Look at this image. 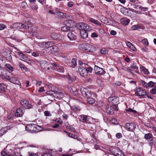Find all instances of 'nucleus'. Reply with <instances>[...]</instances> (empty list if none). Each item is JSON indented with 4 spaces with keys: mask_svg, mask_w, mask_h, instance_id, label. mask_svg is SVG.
I'll use <instances>...</instances> for the list:
<instances>
[{
    "mask_svg": "<svg viewBox=\"0 0 156 156\" xmlns=\"http://www.w3.org/2000/svg\"><path fill=\"white\" fill-rule=\"evenodd\" d=\"M79 48L83 50L90 52H93L96 50L95 47L93 45L88 43L80 44Z\"/></svg>",
    "mask_w": 156,
    "mask_h": 156,
    "instance_id": "f257e3e1",
    "label": "nucleus"
},
{
    "mask_svg": "<svg viewBox=\"0 0 156 156\" xmlns=\"http://www.w3.org/2000/svg\"><path fill=\"white\" fill-rule=\"evenodd\" d=\"M57 49L58 47L56 46H53L45 48L43 49L42 51L44 55H49L57 51Z\"/></svg>",
    "mask_w": 156,
    "mask_h": 156,
    "instance_id": "f03ea898",
    "label": "nucleus"
},
{
    "mask_svg": "<svg viewBox=\"0 0 156 156\" xmlns=\"http://www.w3.org/2000/svg\"><path fill=\"white\" fill-rule=\"evenodd\" d=\"M18 28L20 29H26L28 28L29 30H30L31 32H34L33 28H32V25L30 22L25 23L24 24H22L21 23H19L18 25Z\"/></svg>",
    "mask_w": 156,
    "mask_h": 156,
    "instance_id": "7ed1b4c3",
    "label": "nucleus"
},
{
    "mask_svg": "<svg viewBox=\"0 0 156 156\" xmlns=\"http://www.w3.org/2000/svg\"><path fill=\"white\" fill-rule=\"evenodd\" d=\"M80 91L84 97H91L92 96L91 91L86 88L82 87L80 88Z\"/></svg>",
    "mask_w": 156,
    "mask_h": 156,
    "instance_id": "20e7f679",
    "label": "nucleus"
},
{
    "mask_svg": "<svg viewBox=\"0 0 156 156\" xmlns=\"http://www.w3.org/2000/svg\"><path fill=\"white\" fill-rule=\"evenodd\" d=\"M118 110L117 107L115 105H112L110 106H108L106 109V112L110 115H112L114 113V110L117 111Z\"/></svg>",
    "mask_w": 156,
    "mask_h": 156,
    "instance_id": "39448f33",
    "label": "nucleus"
},
{
    "mask_svg": "<svg viewBox=\"0 0 156 156\" xmlns=\"http://www.w3.org/2000/svg\"><path fill=\"white\" fill-rule=\"evenodd\" d=\"M51 69L59 72L63 73L64 71V69L63 67L56 63H54L52 65Z\"/></svg>",
    "mask_w": 156,
    "mask_h": 156,
    "instance_id": "423d86ee",
    "label": "nucleus"
},
{
    "mask_svg": "<svg viewBox=\"0 0 156 156\" xmlns=\"http://www.w3.org/2000/svg\"><path fill=\"white\" fill-rule=\"evenodd\" d=\"M17 55L19 56V58L20 59L25 62L28 63H31V60L23 53L21 52H18L17 53Z\"/></svg>",
    "mask_w": 156,
    "mask_h": 156,
    "instance_id": "0eeeda50",
    "label": "nucleus"
},
{
    "mask_svg": "<svg viewBox=\"0 0 156 156\" xmlns=\"http://www.w3.org/2000/svg\"><path fill=\"white\" fill-rule=\"evenodd\" d=\"M21 105L26 109H30L32 106L30 103H29L28 101L26 100H22L20 101Z\"/></svg>",
    "mask_w": 156,
    "mask_h": 156,
    "instance_id": "6e6552de",
    "label": "nucleus"
},
{
    "mask_svg": "<svg viewBox=\"0 0 156 156\" xmlns=\"http://www.w3.org/2000/svg\"><path fill=\"white\" fill-rule=\"evenodd\" d=\"M78 72L81 76L84 77H85L87 76L86 68H85L83 66H81L79 67Z\"/></svg>",
    "mask_w": 156,
    "mask_h": 156,
    "instance_id": "1a4fd4ad",
    "label": "nucleus"
},
{
    "mask_svg": "<svg viewBox=\"0 0 156 156\" xmlns=\"http://www.w3.org/2000/svg\"><path fill=\"white\" fill-rule=\"evenodd\" d=\"M135 91V94L137 96H143L146 94V91L143 90L141 87L136 88Z\"/></svg>",
    "mask_w": 156,
    "mask_h": 156,
    "instance_id": "9d476101",
    "label": "nucleus"
},
{
    "mask_svg": "<svg viewBox=\"0 0 156 156\" xmlns=\"http://www.w3.org/2000/svg\"><path fill=\"white\" fill-rule=\"evenodd\" d=\"M40 65L43 69L47 70H49L50 67H51L49 66L48 63L45 60H42L40 62Z\"/></svg>",
    "mask_w": 156,
    "mask_h": 156,
    "instance_id": "9b49d317",
    "label": "nucleus"
},
{
    "mask_svg": "<svg viewBox=\"0 0 156 156\" xmlns=\"http://www.w3.org/2000/svg\"><path fill=\"white\" fill-rule=\"evenodd\" d=\"M112 153L115 156H124L120 150L117 147H115L112 151Z\"/></svg>",
    "mask_w": 156,
    "mask_h": 156,
    "instance_id": "f8f14e48",
    "label": "nucleus"
},
{
    "mask_svg": "<svg viewBox=\"0 0 156 156\" xmlns=\"http://www.w3.org/2000/svg\"><path fill=\"white\" fill-rule=\"evenodd\" d=\"M119 98H118L115 97H110L108 98L109 101L112 104V105H115L118 104Z\"/></svg>",
    "mask_w": 156,
    "mask_h": 156,
    "instance_id": "ddd939ff",
    "label": "nucleus"
},
{
    "mask_svg": "<svg viewBox=\"0 0 156 156\" xmlns=\"http://www.w3.org/2000/svg\"><path fill=\"white\" fill-rule=\"evenodd\" d=\"M94 70L95 73L98 74L102 75L105 73L102 68L96 66H95Z\"/></svg>",
    "mask_w": 156,
    "mask_h": 156,
    "instance_id": "4468645a",
    "label": "nucleus"
},
{
    "mask_svg": "<svg viewBox=\"0 0 156 156\" xmlns=\"http://www.w3.org/2000/svg\"><path fill=\"white\" fill-rule=\"evenodd\" d=\"M25 111V110L23 107L20 108L18 109L15 113L16 116L21 117L22 116Z\"/></svg>",
    "mask_w": 156,
    "mask_h": 156,
    "instance_id": "2eb2a0df",
    "label": "nucleus"
},
{
    "mask_svg": "<svg viewBox=\"0 0 156 156\" xmlns=\"http://www.w3.org/2000/svg\"><path fill=\"white\" fill-rule=\"evenodd\" d=\"M125 127L127 130L130 131H132L134 129V124L132 123H126Z\"/></svg>",
    "mask_w": 156,
    "mask_h": 156,
    "instance_id": "dca6fc26",
    "label": "nucleus"
},
{
    "mask_svg": "<svg viewBox=\"0 0 156 156\" xmlns=\"http://www.w3.org/2000/svg\"><path fill=\"white\" fill-rule=\"evenodd\" d=\"M10 82L13 83L18 85L21 84V83L18 80V78L15 76L11 78Z\"/></svg>",
    "mask_w": 156,
    "mask_h": 156,
    "instance_id": "f3484780",
    "label": "nucleus"
},
{
    "mask_svg": "<svg viewBox=\"0 0 156 156\" xmlns=\"http://www.w3.org/2000/svg\"><path fill=\"white\" fill-rule=\"evenodd\" d=\"M67 37L71 41L75 40L76 39V36L74 34L73 31H69L67 34Z\"/></svg>",
    "mask_w": 156,
    "mask_h": 156,
    "instance_id": "a211bd4d",
    "label": "nucleus"
},
{
    "mask_svg": "<svg viewBox=\"0 0 156 156\" xmlns=\"http://www.w3.org/2000/svg\"><path fill=\"white\" fill-rule=\"evenodd\" d=\"M35 126V125L34 124H29L26 126L25 129L27 130L33 132L35 131V129H34Z\"/></svg>",
    "mask_w": 156,
    "mask_h": 156,
    "instance_id": "6ab92c4d",
    "label": "nucleus"
},
{
    "mask_svg": "<svg viewBox=\"0 0 156 156\" xmlns=\"http://www.w3.org/2000/svg\"><path fill=\"white\" fill-rule=\"evenodd\" d=\"M58 88H55V89H53V90L49 91L46 92L47 94L50 96H51L54 97H55L56 90H58Z\"/></svg>",
    "mask_w": 156,
    "mask_h": 156,
    "instance_id": "aec40b11",
    "label": "nucleus"
},
{
    "mask_svg": "<svg viewBox=\"0 0 156 156\" xmlns=\"http://www.w3.org/2000/svg\"><path fill=\"white\" fill-rule=\"evenodd\" d=\"M73 23L71 20H67L65 22V24L66 26L67 27L72 28V30H73Z\"/></svg>",
    "mask_w": 156,
    "mask_h": 156,
    "instance_id": "412c9836",
    "label": "nucleus"
},
{
    "mask_svg": "<svg viewBox=\"0 0 156 156\" xmlns=\"http://www.w3.org/2000/svg\"><path fill=\"white\" fill-rule=\"evenodd\" d=\"M51 37L54 40L57 39H60L61 37L60 34L57 33H53L51 35Z\"/></svg>",
    "mask_w": 156,
    "mask_h": 156,
    "instance_id": "4be33fe9",
    "label": "nucleus"
},
{
    "mask_svg": "<svg viewBox=\"0 0 156 156\" xmlns=\"http://www.w3.org/2000/svg\"><path fill=\"white\" fill-rule=\"evenodd\" d=\"M80 34L81 37L83 38H86L88 37V33L85 30H80Z\"/></svg>",
    "mask_w": 156,
    "mask_h": 156,
    "instance_id": "5701e85b",
    "label": "nucleus"
},
{
    "mask_svg": "<svg viewBox=\"0 0 156 156\" xmlns=\"http://www.w3.org/2000/svg\"><path fill=\"white\" fill-rule=\"evenodd\" d=\"M1 72L2 74H0V75H2V77L3 78L7 80H9L10 82L11 78H10V76H9L6 75L5 71L4 70H2Z\"/></svg>",
    "mask_w": 156,
    "mask_h": 156,
    "instance_id": "b1692460",
    "label": "nucleus"
},
{
    "mask_svg": "<svg viewBox=\"0 0 156 156\" xmlns=\"http://www.w3.org/2000/svg\"><path fill=\"white\" fill-rule=\"evenodd\" d=\"M85 26H86V24L83 23H80L77 25L78 28L80 30H85Z\"/></svg>",
    "mask_w": 156,
    "mask_h": 156,
    "instance_id": "393cba45",
    "label": "nucleus"
},
{
    "mask_svg": "<svg viewBox=\"0 0 156 156\" xmlns=\"http://www.w3.org/2000/svg\"><path fill=\"white\" fill-rule=\"evenodd\" d=\"M55 97L58 98H62L63 96V94L60 91V90L58 89V90H56Z\"/></svg>",
    "mask_w": 156,
    "mask_h": 156,
    "instance_id": "a878e982",
    "label": "nucleus"
},
{
    "mask_svg": "<svg viewBox=\"0 0 156 156\" xmlns=\"http://www.w3.org/2000/svg\"><path fill=\"white\" fill-rule=\"evenodd\" d=\"M89 21L90 22L97 25L98 26H100L101 25V23H100L98 20H95L93 18H90L89 19Z\"/></svg>",
    "mask_w": 156,
    "mask_h": 156,
    "instance_id": "bb28decb",
    "label": "nucleus"
},
{
    "mask_svg": "<svg viewBox=\"0 0 156 156\" xmlns=\"http://www.w3.org/2000/svg\"><path fill=\"white\" fill-rule=\"evenodd\" d=\"M121 23L123 25H127L130 22V20L128 19H122L121 20Z\"/></svg>",
    "mask_w": 156,
    "mask_h": 156,
    "instance_id": "cd10ccee",
    "label": "nucleus"
},
{
    "mask_svg": "<svg viewBox=\"0 0 156 156\" xmlns=\"http://www.w3.org/2000/svg\"><path fill=\"white\" fill-rule=\"evenodd\" d=\"M61 30L62 31H72V28H70L68 27H67L66 25L62 27Z\"/></svg>",
    "mask_w": 156,
    "mask_h": 156,
    "instance_id": "c85d7f7f",
    "label": "nucleus"
},
{
    "mask_svg": "<svg viewBox=\"0 0 156 156\" xmlns=\"http://www.w3.org/2000/svg\"><path fill=\"white\" fill-rule=\"evenodd\" d=\"M78 90L75 87H73L72 88L71 92L74 95L76 96L78 94Z\"/></svg>",
    "mask_w": 156,
    "mask_h": 156,
    "instance_id": "c756f323",
    "label": "nucleus"
},
{
    "mask_svg": "<svg viewBox=\"0 0 156 156\" xmlns=\"http://www.w3.org/2000/svg\"><path fill=\"white\" fill-rule=\"evenodd\" d=\"M68 79L69 80L72 81H75L76 79V77L73 74H68Z\"/></svg>",
    "mask_w": 156,
    "mask_h": 156,
    "instance_id": "7c9ffc66",
    "label": "nucleus"
},
{
    "mask_svg": "<svg viewBox=\"0 0 156 156\" xmlns=\"http://www.w3.org/2000/svg\"><path fill=\"white\" fill-rule=\"evenodd\" d=\"M80 120L82 122H86L88 120L87 117L84 115H80Z\"/></svg>",
    "mask_w": 156,
    "mask_h": 156,
    "instance_id": "2f4dec72",
    "label": "nucleus"
},
{
    "mask_svg": "<svg viewBox=\"0 0 156 156\" xmlns=\"http://www.w3.org/2000/svg\"><path fill=\"white\" fill-rule=\"evenodd\" d=\"M6 87V86L4 84L0 83V90L1 91L5 92Z\"/></svg>",
    "mask_w": 156,
    "mask_h": 156,
    "instance_id": "473e14b6",
    "label": "nucleus"
},
{
    "mask_svg": "<svg viewBox=\"0 0 156 156\" xmlns=\"http://www.w3.org/2000/svg\"><path fill=\"white\" fill-rule=\"evenodd\" d=\"M87 98V101L90 104H93L95 102L94 99L91 98V97H88Z\"/></svg>",
    "mask_w": 156,
    "mask_h": 156,
    "instance_id": "72a5a7b5",
    "label": "nucleus"
},
{
    "mask_svg": "<svg viewBox=\"0 0 156 156\" xmlns=\"http://www.w3.org/2000/svg\"><path fill=\"white\" fill-rule=\"evenodd\" d=\"M5 66L11 71H12L14 70L13 67L10 64H5Z\"/></svg>",
    "mask_w": 156,
    "mask_h": 156,
    "instance_id": "f704fd0d",
    "label": "nucleus"
},
{
    "mask_svg": "<svg viewBox=\"0 0 156 156\" xmlns=\"http://www.w3.org/2000/svg\"><path fill=\"white\" fill-rule=\"evenodd\" d=\"M144 137L146 139L154 138L152 137V135L150 133H148L145 134Z\"/></svg>",
    "mask_w": 156,
    "mask_h": 156,
    "instance_id": "c9c22d12",
    "label": "nucleus"
},
{
    "mask_svg": "<svg viewBox=\"0 0 156 156\" xmlns=\"http://www.w3.org/2000/svg\"><path fill=\"white\" fill-rule=\"evenodd\" d=\"M42 128L41 127H40L38 125H35V126L34 129H35V131H34V132H38L41 131L42 129Z\"/></svg>",
    "mask_w": 156,
    "mask_h": 156,
    "instance_id": "e433bc0d",
    "label": "nucleus"
},
{
    "mask_svg": "<svg viewBox=\"0 0 156 156\" xmlns=\"http://www.w3.org/2000/svg\"><path fill=\"white\" fill-rule=\"evenodd\" d=\"M140 69L142 71H143L145 74H148L149 73L147 69L144 67V66H141L140 67Z\"/></svg>",
    "mask_w": 156,
    "mask_h": 156,
    "instance_id": "4c0bfd02",
    "label": "nucleus"
},
{
    "mask_svg": "<svg viewBox=\"0 0 156 156\" xmlns=\"http://www.w3.org/2000/svg\"><path fill=\"white\" fill-rule=\"evenodd\" d=\"M30 8L32 9L35 10H37L38 8L37 5L35 4H31L30 5Z\"/></svg>",
    "mask_w": 156,
    "mask_h": 156,
    "instance_id": "58836bf2",
    "label": "nucleus"
},
{
    "mask_svg": "<svg viewBox=\"0 0 156 156\" xmlns=\"http://www.w3.org/2000/svg\"><path fill=\"white\" fill-rule=\"evenodd\" d=\"M148 87H154V86H155L156 87V83L155 82H153L152 81H151L148 82Z\"/></svg>",
    "mask_w": 156,
    "mask_h": 156,
    "instance_id": "ea45409f",
    "label": "nucleus"
},
{
    "mask_svg": "<svg viewBox=\"0 0 156 156\" xmlns=\"http://www.w3.org/2000/svg\"><path fill=\"white\" fill-rule=\"evenodd\" d=\"M122 69L124 70L129 72L131 74H133V73L131 71V70L129 67H126L123 66Z\"/></svg>",
    "mask_w": 156,
    "mask_h": 156,
    "instance_id": "a19ab883",
    "label": "nucleus"
},
{
    "mask_svg": "<svg viewBox=\"0 0 156 156\" xmlns=\"http://www.w3.org/2000/svg\"><path fill=\"white\" fill-rule=\"evenodd\" d=\"M54 44V42L53 41H48L46 42L47 48L53 46L54 45H53Z\"/></svg>",
    "mask_w": 156,
    "mask_h": 156,
    "instance_id": "79ce46f5",
    "label": "nucleus"
},
{
    "mask_svg": "<svg viewBox=\"0 0 156 156\" xmlns=\"http://www.w3.org/2000/svg\"><path fill=\"white\" fill-rule=\"evenodd\" d=\"M131 67L134 69L137 70L138 67L137 66L136 63L135 62H133L131 66Z\"/></svg>",
    "mask_w": 156,
    "mask_h": 156,
    "instance_id": "37998d69",
    "label": "nucleus"
},
{
    "mask_svg": "<svg viewBox=\"0 0 156 156\" xmlns=\"http://www.w3.org/2000/svg\"><path fill=\"white\" fill-rule=\"evenodd\" d=\"M20 66L22 70H24L26 71H28V69L27 68L25 67L23 64H20Z\"/></svg>",
    "mask_w": 156,
    "mask_h": 156,
    "instance_id": "c03bdc74",
    "label": "nucleus"
},
{
    "mask_svg": "<svg viewBox=\"0 0 156 156\" xmlns=\"http://www.w3.org/2000/svg\"><path fill=\"white\" fill-rule=\"evenodd\" d=\"M142 43L146 46H147L148 45V43L147 40L146 38L143 39L142 41Z\"/></svg>",
    "mask_w": 156,
    "mask_h": 156,
    "instance_id": "a18cd8bd",
    "label": "nucleus"
},
{
    "mask_svg": "<svg viewBox=\"0 0 156 156\" xmlns=\"http://www.w3.org/2000/svg\"><path fill=\"white\" fill-rule=\"evenodd\" d=\"M101 52L102 54H105L108 53V51L105 48H102L101 50Z\"/></svg>",
    "mask_w": 156,
    "mask_h": 156,
    "instance_id": "49530a36",
    "label": "nucleus"
},
{
    "mask_svg": "<svg viewBox=\"0 0 156 156\" xmlns=\"http://www.w3.org/2000/svg\"><path fill=\"white\" fill-rule=\"evenodd\" d=\"M142 84L143 85V87L146 88H148V83H147L145 82L144 81H142L141 82Z\"/></svg>",
    "mask_w": 156,
    "mask_h": 156,
    "instance_id": "de8ad7c7",
    "label": "nucleus"
},
{
    "mask_svg": "<svg viewBox=\"0 0 156 156\" xmlns=\"http://www.w3.org/2000/svg\"><path fill=\"white\" fill-rule=\"evenodd\" d=\"M21 6L24 9L26 8L27 6V3L25 2H22L21 4Z\"/></svg>",
    "mask_w": 156,
    "mask_h": 156,
    "instance_id": "09e8293b",
    "label": "nucleus"
},
{
    "mask_svg": "<svg viewBox=\"0 0 156 156\" xmlns=\"http://www.w3.org/2000/svg\"><path fill=\"white\" fill-rule=\"evenodd\" d=\"M57 14L58 16H59L60 17L63 18L65 16L64 15V13L62 12H58L57 13Z\"/></svg>",
    "mask_w": 156,
    "mask_h": 156,
    "instance_id": "8fccbe9b",
    "label": "nucleus"
},
{
    "mask_svg": "<svg viewBox=\"0 0 156 156\" xmlns=\"http://www.w3.org/2000/svg\"><path fill=\"white\" fill-rule=\"evenodd\" d=\"M39 45L42 47H44L45 48H47L46 42H42L39 43Z\"/></svg>",
    "mask_w": 156,
    "mask_h": 156,
    "instance_id": "3c124183",
    "label": "nucleus"
},
{
    "mask_svg": "<svg viewBox=\"0 0 156 156\" xmlns=\"http://www.w3.org/2000/svg\"><path fill=\"white\" fill-rule=\"evenodd\" d=\"M7 131V127H4L0 130V133L1 132H3L4 134Z\"/></svg>",
    "mask_w": 156,
    "mask_h": 156,
    "instance_id": "603ef678",
    "label": "nucleus"
},
{
    "mask_svg": "<svg viewBox=\"0 0 156 156\" xmlns=\"http://www.w3.org/2000/svg\"><path fill=\"white\" fill-rule=\"evenodd\" d=\"M85 30L86 31L87 30L90 31L92 29L91 27L89 25H87V24H86V26H85Z\"/></svg>",
    "mask_w": 156,
    "mask_h": 156,
    "instance_id": "864d4df0",
    "label": "nucleus"
},
{
    "mask_svg": "<svg viewBox=\"0 0 156 156\" xmlns=\"http://www.w3.org/2000/svg\"><path fill=\"white\" fill-rule=\"evenodd\" d=\"M44 115L45 116H51V114L48 111H45L44 112Z\"/></svg>",
    "mask_w": 156,
    "mask_h": 156,
    "instance_id": "5fc2aeb1",
    "label": "nucleus"
},
{
    "mask_svg": "<svg viewBox=\"0 0 156 156\" xmlns=\"http://www.w3.org/2000/svg\"><path fill=\"white\" fill-rule=\"evenodd\" d=\"M91 36L92 38L97 37L98 36V34L94 32L91 33Z\"/></svg>",
    "mask_w": 156,
    "mask_h": 156,
    "instance_id": "6e6d98bb",
    "label": "nucleus"
},
{
    "mask_svg": "<svg viewBox=\"0 0 156 156\" xmlns=\"http://www.w3.org/2000/svg\"><path fill=\"white\" fill-rule=\"evenodd\" d=\"M74 3L72 1H69L68 2L67 5L70 7H72L74 5Z\"/></svg>",
    "mask_w": 156,
    "mask_h": 156,
    "instance_id": "4d7b16f0",
    "label": "nucleus"
},
{
    "mask_svg": "<svg viewBox=\"0 0 156 156\" xmlns=\"http://www.w3.org/2000/svg\"><path fill=\"white\" fill-rule=\"evenodd\" d=\"M126 110L127 112H133L134 113H136V110H133L130 108H129L128 109H126Z\"/></svg>",
    "mask_w": 156,
    "mask_h": 156,
    "instance_id": "13d9d810",
    "label": "nucleus"
},
{
    "mask_svg": "<svg viewBox=\"0 0 156 156\" xmlns=\"http://www.w3.org/2000/svg\"><path fill=\"white\" fill-rule=\"evenodd\" d=\"M139 8L140 10L143 11H145L148 10L147 7H144L142 6H139Z\"/></svg>",
    "mask_w": 156,
    "mask_h": 156,
    "instance_id": "bf43d9fd",
    "label": "nucleus"
},
{
    "mask_svg": "<svg viewBox=\"0 0 156 156\" xmlns=\"http://www.w3.org/2000/svg\"><path fill=\"white\" fill-rule=\"evenodd\" d=\"M86 72H87V74L88 73L91 72L92 70V69L90 67H89L86 68Z\"/></svg>",
    "mask_w": 156,
    "mask_h": 156,
    "instance_id": "052dcab7",
    "label": "nucleus"
},
{
    "mask_svg": "<svg viewBox=\"0 0 156 156\" xmlns=\"http://www.w3.org/2000/svg\"><path fill=\"white\" fill-rule=\"evenodd\" d=\"M76 59H73L71 61L72 65H73V66H76Z\"/></svg>",
    "mask_w": 156,
    "mask_h": 156,
    "instance_id": "680f3d73",
    "label": "nucleus"
},
{
    "mask_svg": "<svg viewBox=\"0 0 156 156\" xmlns=\"http://www.w3.org/2000/svg\"><path fill=\"white\" fill-rule=\"evenodd\" d=\"M144 95H146L147 96V97L149 98H150L151 99H153V98L151 96V94H149L148 93H147L146 91V94Z\"/></svg>",
    "mask_w": 156,
    "mask_h": 156,
    "instance_id": "e2e57ef3",
    "label": "nucleus"
},
{
    "mask_svg": "<svg viewBox=\"0 0 156 156\" xmlns=\"http://www.w3.org/2000/svg\"><path fill=\"white\" fill-rule=\"evenodd\" d=\"M150 92L151 93L153 94H156V88H153L151 90H150Z\"/></svg>",
    "mask_w": 156,
    "mask_h": 156,
    "instance_id": "0e129e2a",
    "label": "nucleus"
},
{
    "mask_svg": "<svg viewBox=\"0 0 156 156\" xmlns=\"http://www.w3.org/2000/svg\"><path fill=\"white\" fill-rule=\"evenodd\" d=\"M111 122L114 124H117L118 123L117 120L115 118L111 120Z\"/></svg>",
    "mask_w": 156,
    "mask_h": 156,
    "instance_id": "69168bd1",
    "label": "nucleus"
},
{
    "mask_svg": "<svg viewBox=\"0 0 156 156\" xmlns=\"http://www.w3.org/2000/svg\"><path fill=\"white\" fill-rule=\"evenodd\" d=\"M28 156H38L37 154H36L32 153L29 152L28 153Z\"/></svg>",
    "mask_w": 156,
    "mask_h": 156,
    "instance_id": "338daca9",
    "label": "nucleus"
},
{
    "mask_svg": "<svg viewBox=\"0 0 156 156\" xmlns=\"http://www.w3.org/2000/svg\"><path fill=\"white\" fill-rule=\"evenodd\" d=\"M129 48L132 51H136V49L135 47L133 44L131 46V47H129Z\"/></svg>",
    "mask_w": 156,
    "mask_h": 156,
    "instance_id": "774afa93",
    "label": "nucleus"
}]
</instances>
